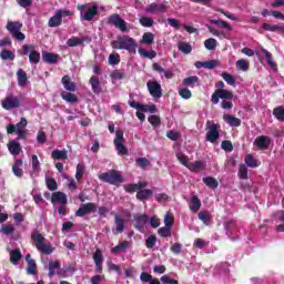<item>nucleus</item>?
Wrapping results in <instances>:
<instances>
[{
  "instance_id": "f257e3e1",
  "label": "nucleus",
  "mask_w": 284,
  "mask_h": 284,
  "mask_svg": "<svg viewBox=\"0 0 284 284\" xmlns=\"http://www.w3.org/2000/svg\"><path fill=\"white\" fill-rule=\"evenodd\" d=\"M113 50H128V52L136 51V40L130 36H119L118 39L111 42Z\"/></svg>"
},
{
  "instance_id": "f03ea898",
  "label": "nucleus",
  "mask_w": 284,
  "mask_h": 284,
  "mask_svg": "<svg viewBox=\"0 0 284 284\" xmlns=\"http://www.w3.org/2000/svg\"><path fill=\"white\" fill-rule=\"evenodd\" d=\"M31 239L38 252H40L41 254L50 255L52 254V252H54V247H52V244H45V239L43 237V234H41L38 230L32 232Z\"/></svg>"
},
{
  "instance_id": "7ed1b4c3",
  "label": "nucleus",
  "mask_w": 284,
  "mask_h": 284,
  "mask_svg": "<svg viewBox=\"0 0 284 284\" xmlns=\"http://www.w3.org/2000/svg\"><path fill=\"white\" fill-rule=\"evenodd\" d=\"M6 28L9 34H11L12 39H16V41H26V34L21 32L23 23L20 21H8Z\"/></svg>"
},
{
  "instance_id": "20e7f679",
  "label": "nucleus",
  "mask_w": 284,
  "mask_h": 284,
  "mask_svg": "<svg viewBox=\"0 0 284 284\" xmlns=\"http://www.w3.org/2000/svg\"><path fill=\"white\" fill-rule=\"evenodd\" d=\"M100 181L103 183H109L110 185H119L123 183V175L119 173L116 170H110L99 175Z\"/></svg>"
},
{
  "instance_id": "39448f33",
  "label": "nucleus",
  "mask_w": 284,
  "mask_h": 284,
  "mask_svg": "<svg viewBox=\"0 0 284 284\" xmlns=\"http://www.w3.org/2000/svg\"><path fill=\"white\" fill-rule=\"evenodd\" d=\"M74 14L72 11L67 9L57 10L55 13L49 19V28H59L63 23V17H72Z\"/></svg>"
},
{
  "instance_id": "423d86ee",
  "label": "nucleus",
  "mask_w": 284,
  "mask_h": 284,
  "mask_svg": "<svg viewBox=\"0 0 284 284\" xmlns=\"http://www.w3.org/2000/svg\"><path fill=\"white\" fill-rule=\"evenodd\" d=\"M125 138L123 136V131H115V138L113 140L114 148L120 156H128L129 151L128 146H125Z\"/></svg>"
},
{
  "instance_id": "0eeeda50",
  "label": "nucleus",
  "mask_w": 284,
  "mask_h": 284,
  "mask_svg": "<svg viewBox=\"0 0 284 284\" xmlns=\"http://www.w3.org/2000/svg\"><path fill=\"white\" fill-rule=\"evenodd\" d=\"M232 101L234 99V92L225 89H216L211 97V103L213 105H219V100Z\"/></svg>"
},
{
  "instance_id": "6e6552de",
  "label": "nucleus",
  "mask_w": 284,
  "mask_h": 284,
  "mask_svg": "<svg viewBox=\"0 0 284 284\" xmlns=\"http://www.w3.org/2000/svg\"><path fill=\"white\" fill-rule=\"evenodd\" d=\"M106 23L109 26H114V28H118V30H121V32H129L130 29H128V22L121 18L118 13H113L108 18Z\"/></svg>"
},
{
  "instance_id": "1a4fd4ad",
  "label": "nucleus",
  "mask_w": 284,
  "mask_h": 284,
  "mask_svg": "<svg viewBox=\"0 0 284 284\" xmlns=\"http://www.w3.org/2000/svg\"><path fill=\"white\" fill-rule=\"evenodd\" d=\"M220 128V124L207 121L206 141H209L210 143H216V141L221 139V132H219Z\"/></svg>"
},
{
  "instance_id": "9d476101",
  "label": "nucleus",
  "mask_w": 284,
  "mask_h": 284,
  "mask_svg": "<svg viewBox=\"0 0 284 284\" xmlns=\"http://www.w3.org/2000/svg\"><path fill=\"white\" fill-rule=\"evenodd\" d=\"M1 105L3 110H14L17 108H21V98L17 95H7L3 100H1Z\"/></svg>"
},
{
  "instance_id": "9b49d317",
  "label": "nucleus",
  "mask_w": 284,
  "mask_h": 284,
  "mask_svg": "<svg viewBox=\"0 0 284 284\" xmlns=\"http://www.w3.org/2000/svg\"><path fill=\"white\" fill-rule=\"evenodd\" d=\"M146 88L153 99H161V97H163V89H161V83L149 80Z\"/></svg>"
},
{
  "instance_id": "f8f14e48",
  "label": "nucleus",
  "mask_w": 284,
  "mask_h": 284,
  "mask_svg": "<svg viewBox=\"0 0 284 284\" xmlns=\"http://www.w3.org/2000/svg\"><path fill=\"white\" fill-rule=\"evenodd\" d=\"M253 144L257 150H270V145H272V138L267 135H260L254 140Z\"/></svg>"
},
{
  "instance_id": "ddd939ff",
  "label": "nucleus",
  "mask_w": 284,
  "mask_h": 284,
  "mask_svg": "<svg viewBox=\"0 0 284 284\" xmlns=\"http://www.w3.org/2000/svg\"><path fill=\"white\" fill-rule=\"evenodd\" d=\"M148 221H150V216L148 214L134 215V227L138 232H145V225H148Z\"/></svg>"
},
{
  "instance_id": "4468645a",
  "label": "nucleus",
  "mask_w": 284,
  "mask_h": 284,
  "mask_svg": "<svg viewBox=\"0 0 284 284\" xmlns=\"http://www.w3.org/2000/svg\"><path fill=\"white\" fill-rule=\"evenodd\" d=\"M28 128V120L26 118H21L20 122L17 124H9L7 126V134H14V132L26 131Z\"/></svg>"
},
{
  "instance_id": "2eb2a0df",
  "label": "nucleus",
  "mask_w": 284,
  "mask_h": 284,
  "mask_svg": "<svg viewBox=\"0 0 284 284\" xmlns=\"http://www.w3.org/2000/svg\"><path fill=\"white\" fill-rule=\"evenodd\" d=\"M90 212H97V204L92 202L81 204L75 212V216H80V219H83V216H85V214H90Z\"/></svg>"
},
{
  "instance_id": "dca6fc26",
  "label": "nucleus",
  "mask_w": 284,
  "mask_h": 284,
  "mask_svg": "<svg viewBox=\"0 0 284 284\" xmlns=\"http://www.w3.org/2000/svg\"><path fill=\"white\" fill-rule=\"evenodd\" d=\"M93 262L95 263V273L103 274V251H101V248L95 250Z\"/></svg>"
},
{
  "instance_id": "f3484780",
  "label": "nucleus",
  "mask_w": 284,
  "mask_h": 284,
  "mask_svg": "<svg viewBox=\"0 0 284 284\" xmlns=\"http://www.w3.org/2000/svg\"><path fill=\"white\" fill-rule=\"evenodd\" d=\"M130 108H134V110H140L141 112H150V114H154L156 112V105H144L136 101H129Z\"/></svg>"
},
{
  "instance_id": "a211bd4d",
  "label": "nucleus",
  "mask_w": 284,
  "mask_h": 284,
  "mask_svg": "<svg viewBox=\"0 0 284 284\" xmlns=\"http://www.w3.org/2000/svg\"><path fill=\"white\" fill-rule=\"evenodd\" d=\"M51 203L55 205V203H60L61 205H68V196L63 192H53L51 195Z\"/></svg>"
},
{
  "instance_id": "6ab92c4d",
  "label": "nucleus",
  "mask_w": 284,
  "mask_h": 284,
  "mask_svg": "<svg viewBox=\"0 0 284 284\" xmlns=\"http://www.w3.org/2000/svg\"><path fill=\"white\" fill-rule=\"evenodd\" d=\"M144 187H148V182H140V183L124 185V190L125 192H128V194H134V192H139V190H144Z\"/></svg>"
},
{
  "instance_id": "aec40b11",
  "label": "nucleus",
  "mask_w": 284,
  "mask_h": 284,
  "mask_svg": "<svg viewBox=\"0 0 284 284\" xmlns=\"http://www.w3.org/2000/svg\"><path fill=\"white\" fill-rule=\"evenodd\" d=\"M152 68L154 70V72H159V74H164L165 79H174V71L173 70H165L163 69V67H161V64L153 62L152 63Z\"/></svg>"
},
{
  "instance_id": "412c9836",
  "label": "nucleus",
  "mask_w": 284,
  "mask_h": 284,
  "mask_svg": "<svg viewBox=\"0 0 284 284\" xmlns=\"http://www.w3.org/2000/svg\"><path fill=\"white\" fill-rule=\"evenodd\" d=\"M89 83L94 94H101L103 92V89H101V81L99 80V77L92 75L89 80Z\"/></svg>"
},
{
  "instance_id": "4be33fe9",
  "label": "nucleus",
  "mask_w": 284,
  "mask_h": 284,
  "mask_svg": "<svg viewBox=\"0 0 284 284\" xmlns=\"http://www.w3.org/2000/svg\"><path fill=\"white\" fill-rule=\"evenodd\" d=\"M165 4H159L156 2H152L149 7L145 8V12L150 14H159V12H165Z\"/></svg>"
},
{
  "instance_id": "5701e85b",
  "label": "nucleus",
  "mask_w": 284,
  "mask_h": 284,
  "mask_svg": "<svg viewBox=\"0 0 284 284\" xmlns=\"http://www.w3.org/2000/svg\"><path fill=\"white\" fill-rule=\"evenodd\" d=\"M7 148L10 154H12L13 156H19V154H21V143L14 140L9 141V143L7 144Z\"/></svg>"
},
{
  "instance_id": "b1692460",
  "label": "nucleus",
  "mask_w": 284,
  "mask_h": 284,
  "mask_svg": "<svg viewBox=\"0 0 284 284\" xmlns=\"http://www.w3.org/2000/svg\"><path fill=\"white\" fill-rule=\"evenodd\" d=\"M114 223H115V232L118 234H123L125 232V220L119 214L114 215Z\"/></svg>"
},
{
  "instance_id": "393cba45",
  "label": "nucleus",
  "mask_w": 284,
  "mask_h": 284,
  "mask_svg": "<svg viewBox=\"0 0 284 284\" xmlns=\"http://www.w3.org/2000/svg\"><path fill=\"white\" fill-rule=\"evenodd\" d=\"M59 54L51 53V52H44L42 53V61L44 63H49L50 65H54V63H59Z\"/></svg>"
},
{
  "instance_id": "a878e982",
  "label": "nucleus",
  "mask_w": 284,
  "mask_h": 284,
  "mask_svg": "<svg viewBox=\"0 0 284 284\" xmlns=\"http://www.w3.org/2000/svg\"><path fill=\"white\" fill-rule=\"evenodd\" d=\"M216 65H219V62L216 60L195 62V68H197V70H201V68H204L205 70H214V68H216Z\"/></svg>"
},
{
  "instance_id": "bb28decb",
  "label": "nucleus",
  "mask_w": 284,
  "mask_h": 284,
  "mask_svg": "<svg viewBox=\"0 0 284 284\" xmlns=\"http://www.w3.org/2000/svg\"><path fill=\"white\" fill-rule=\"evenodd\" d=\"M97 14H99V7L93 6L84 12V16L82 17V21H92V19H94Z\"/></svg>"
},
{
  "instance_id": "cd10ccee",
  "label": "nucleus",
  "mask_w": 284,
  "mask_h": 284,
  "mask_svg": "<svg viewBox=\"0 0 284 284\" xmlns=\"http://www.w3.org/2000/svg\"><path fill=\"white\" fill-rule=\"evenodd\" d=\"M62 85L64 90H68V92H77V84L72 82V80L70 79V75H64L62 78Z\"/></svg>"
},
{
  "instance_id": "c85d7f7f",
  "label": "nucleus",
  "mask_w": 284,
  "mask_h": 284,
  "mask_svg": "<svg viewBox=\"0 0 284 284\" xmlns=\"http://www.w3.org/2000/svg\"><path fill=\"white\" fill-rule=\"evenodd\" d=\"M18 85L20 88H26L28 85V73L23 69L17 71Z\"/></svg>"
},
{
  "instance_id": "c756f323",
  "label": "nucleus",
  "mask_w": 284,
  "mask_h": 284,
  "mask_svg": "<svg viewBox=\"0 0 284 284\" xmlns=\"http://www.w3.org/2000/svg\"><path fill=\"white\" fill-rule=\"evenodd\" d=\"M223 120L225 121V123L230 124L231 128H240L241 125V119L234 115L224 114Z\"/></svg>"
},
{
  "instance_id": "7c9ffc66",
  "label": "nucleus",
  "mask_w": 284,
  "mask_h": 284,
  "mask_svg": "<svg viewBox=\"0 0 284 284\" xmlns=\"http://www.w3.org/2000/svg\"><path fill=\"white\" fill-rule=\"evenodd\" d=\"M128 247H130L129 241L120 242L116 246L111 248L112 254H121V252H128Z\"/></svg>"
},
{
  "instance_id": "2f4dec72",
  "label": "nucleus",
  "mask_w": 284,
  "mask_h": 284,
  "mask_svg": "<svg viewBox=\"0 0 284 284\" xmlns=\"http://www.w3.org/2000/svg\"><path fill=\"white\" fill-rule=\"evenodd\" d=\"M151 194H154V191L150 189H140L136 192V199L138 201H148Z\"/></svg>"
},
{
  "instance_id": "473e14b6",
  "label": "nucleus",
  "mask_w": 284,
  "mask_h": 284,
  "mask_svg": "<svg viewBox=\"0 0 284 284\" xmlns=\"http://www.w3.org/2000/svg\"><path fill=\"white\" fill-rule=\"evenodd\" d=\"M85 41H88V38H85V37H83V38L71 37L67 41V45H69V48H77V45H81V43H85Z\"/></svg>"
},
{
  "instance_id": "72a5a7b5",
  "label": "nucleus",
  "mask_w": 284,
  "mask_h": 284,
  "mask_svg": "<svg viewBox=\"0 0 284 284\" xmlns=\"http://www.w3.org/2000/svg\"><path fill=\"white\" fill-rule=\"evenodd\" d=\"M262 30H265L266 32H284V24L278 26V24H270V23H263L262 24Z\"/></svg>"
},
{
  "instance_id": "f704fd0d",
  "label": "nucleus",
  "mask_w": 284,
  "mask_h": 284,
  "mask_svg": "<svg viewBox=\"0 0 284 284\" xmlns=\"http://www.w3.org/2000/svg\"><path fill=\"white\" fill-rule=\"evenodd\" d=\"M205 161H195V162H191L187 165V170H190L191 172H201V170H203V168H205Z\"/></svg>"
},
{
  "instance_id": "c9c22d12",
  "label": "nucleus",
  "mask_w": 284,
  "mask_h": 284,
  "mask_svg": "<svg viewBox=\"0 0 284 284\" xmlns=\"http://www.w3.org/2000/svg\"><path fill=\"white\" fill-rule=\"evenodd\" d=\"M140 281H142V283H158V284H161V281H159V278L156 277H152V275L150 273H146V272H142L141 275H140Z\"/></svg>"
},
{
  "instance_id": "e433bc0d",
  "label": "nucleus",
  "mask_w": 284,
  "mask_h": 284,
  "mask_svg": "<svg viewBox=\"0 0 284 284\" xmlns=\"http://www.w3.org/2000/svg\"><path fill=\"white\" fill-rule=\"evenodd\" d=\"M61 98L63 101H67V103H79V97L71 92H62Z\"/></svg>"
},
{
  "instance_id": "4c0bfd02",
  "label": "nucleus",
  "mask_w": 284,
  "mask_h": 284,
  "mask_svg": "<svg viewBox=\"0 0 284 284\" xmlns=\"http://www.w3.org/2000/svg\"><path fill=\"white\" fill-rule=\"evenodd\" d=\"M21 258H23L21 250H13L10 252V263H12V265H17Z\"/></svg>"
},
{
  "instance_id": "58836bf2",
  "label": "nucleus",
  "mask_w": 284,
  "mask_h": 284,
  "mask_svg": "<svg viewBox=\"0 0 284 284\" xmlns=\"http://www.w3.org/2000/svg\"><path fill=\"white\" fill-rule=\"evenodd\" d=\"M202 181L211 190H216V187H219V181H216V179H214L212 176L203 178Z\"/></svg>"
},
{
  "instance_id": "ea45409f",
  "label": "nucleus",
  "mask_w": 284,
  "mask_h": 284,
  "mask_svg": "<svg viewBox=\"0 0 284 284\" xmlns=\"http://www.w3.org/2000/svg\"><path fill=\"white\" fill-rule=\"evenodd\" d=\"M196 83H199V77L196 75L187 77L182 81V85L189 87V88H194Z\"/></svg>"
},
{
  "instance_id": "a19ab883",
  "label": "nucleus",
  "mask_w": 284,
  "mask_h": 284,
  "mask_svg": "<svg viewBox=\"0 0 284 284\" xmlns=\"http://www.w3.org/2000/svg\"><path fill=\"white\" fill-rule=\"evenodd\" d=\"M138 52L140 57H143L144 59H156V51L154 50L148 51L143 48H140Z\"/></svg>"
},
{
  "instance_id": "79ce46f5",
  "label": "nucleus",
  "mask_w": 284,
  "mask_h": 284,
  "mask_svg": "<svg viewBox=\"0 0 284 284\" xmlns=\"http://www.w3.org/2000/svg\"><path fill=\"white\" fill-rule=\"evenodd\" d=\"M52 159H55L58 161L67 160L68 159V151H61L59 149L53 150L51 153Z\"/></svg>"
},
{
  "instance_id": "37998d69",
  "label": "nucleus",
  "mask_w": 284,
  "mask_h": 284,
  "mask_svg": "<svg viewBox=\"0 0 284 284\" xmlns=\"http://www.w3.org/2000/svg\"><path fill=\"white\" fill-rule=\"evenodd\" d=\"M190 210L191 212H199V210H201V200L199 196L194 195L191 199Z\"/></svg>"
},
{
  "instance_id": "c03bdc74",
  "label": "nucleus",
  "mask_w": 284,
  "mask_h": 284,
  "mask_svg": "<svg viewBox=\"0 0 284 284\" xmlns=\"http://www.w3.org/2000/svg\"><path fill=\"white\" fill-rule=\"evenodd\" d=\"M29 61L33 65H38L39 61H41V53L33 49V51L29 53Z\"/></svg>"
},
{
  "instance_id": "a18cd8bd",
  "label": "nucleus",
  "mask_w": 284,
  "mask_h": 284,
  "mask_svg": "<svg viewBox=\"0 0 284 284\" xmlns=\"http://www.w3.org/2000/svg\"><path fill=\"white\" fill-rule=\"evenodd\" d=\"M244 163L248 166V168H258V161L256 159H254V155L252 154H247L244 158Z\"/></svg>"
},
{
  "instance_id": "49530a36",
  "label": "nucleus",
  "mask_w": 284,
  "mask_h": 284,
  "mask_svg": "<svg viewBox=\"0 0 284 284\" xmlns=\"http://www.w3.org/2000/svg\"><path fill=\"white\" fill-rule=\"evenodd\" d=\"M0 58L2 61H14V53L8 49H2L0 52Z\"/></svg>"
},
{
  "instance_id": "de8ad7c7",
  "label": "nucleus",
  "mask_w": 284,
  "mask_h": 284,
  "mask_svg": "<svg viewBox=\"0 0 284 284\" xmlns=\"http://www.w3.org/2000/svg\"><path fill=\"white\" fill-rule=\"evenodd\" d=\"M222 79L227 83V85H232L233 88H236V79H234V75L223 72L221 74Z\"/></svg>"
},
{
  "instance_id": "09e8293b",
  "label": "nucleus",
  "mask_w": 284,
  "mask_h": 284,
  "mask_svg": "<svg viewBox=\"0 0 284 284\" xmlns=\"http://www.w3.org/2000/svg\"><path fill=\"white\" fill-rule=\"evenodd\" d=\"M141 43H144L145 45H152V43H154V33L145 32L142 36Z\"/></svg>"
},
{
  "instance_id": "8fccbe9b",
  "label": "nucleus",
  "mask_w": 284,
  "mask_h": 284,
  "mask_svg": "<svg viewBox=\"0 0 284 284\" xmlns=\"http://www.w3.org/2000/svg\"><path fill=\"white\" fill-rule=\"evenodd\" d=\"M45 185L50 192H55V190H59V184L57 183V180L52 178L45 179Z\"/></svg>"
},
{
  "instance_id": "3c124183",
  "label": "nucleus",
  "mask_w": 284,
  "mask_h": 284,
  "mask_svg": "<svg viewBox=\"0 0 284 284\" xmlns=\"http://www.w3.org/2000/svg\"><path fill=\"white\" fill-rule=\"evenodd\" d=\"M273 115L275 119H277V121L284 123V106H276L273 109Z\"/></svg>"
},
{
  "instance_id": "603ef678",
  "label": "nucleus",
  "mask_w": 284,
  "mask_h": 284,
  "mask_svg": "<svg viewBox=\"0 0 284 284\" xmlns=\"http://www.w3.org/2000/svg\"><path fill=\"white\" fill-rule=\"evenodd\" d=\"M237 70H242V72H247L250 70V62L245 59H240L236 61Z\"/></svg>"
},
{
  "instance_id": "864d4df0",
  "label": "nucleus",
  "mask_w": 284,
  "mask_h": 284,
  "mask_svg": "<svg viewBox=\"0 0 284 284\" xmlns=\"http://www.w3.org/2000/svg\"><path fill=\"white\" fill-rule=\"evenodd\" d=\"M158 234L162 239H168V237L172 236V227H170V226L160 227L158 231Z\"/></svg>"
},
{
  "instance_id": "5fc2aeb1",
  "label": "nucleus",
  "mask_w": 284,
  "mask_h": 284,
  "mask_svg": "<svg viewBox=\"0 0 284 284\" xmlns=\"http://www.w3.org/2000/svg\"><path fill=\"white\" fill-rule=\"evenodd\" d=\"M178 92L181 99H184V101H190V99H192V91H190L187 88H181Z\"/></svg>"
},
{
  "instance_id": "6e6d98bb",
  "label": "nucleus",
  "mask_w": 284,
  "mask_h": 284,
  "mask_svg": "<svg viewBox=\"0 0 284 284\" xmlns=\"http://www.w3.org/2000/svg\"><path fill=\"white\" fill-rule=\"evenodd\" d=\"M263 53L265 55L266 63L270 65V68L272 70H276V62H274V60L272 58V53L265 49L263 50Z\"/></svg>"
},
{
  "instance_id": "4d7b16f0",
  "label": "nucleus",
  "mask_w": 284,
  "mask_h": 284,
  "mask_svg": "<svg viewBox=\"0 0 284 284\" xmlns=\"http://www.w3.org/2000/svg\"><path fill=\"white\" fill-rule=\"evenodd\" d=\"M197 219L200 221H203L205 225H207V223H210V221H212V215H210V213L207 211H201L197 214Z\"/></svg>"
},
{
  "instance_id": "13d9d810",
  "label": "nucleus",
  "mask_w": 284,
  "mask_h": 284,
  "mask_svg": "<svg viewBox=\"0 0 284 284\" xmlns=\"http://www.w3.org/2000/svg\"><path fill=\"white\" fill-rule=\"evenodd\" d=\"M83 174H85V164L79 163L77 165V172H75L77 181H81V179H83Z\"/></svg>"
},
{
  "instance_id": "bf43d9fd",
  "label": "nucleus",
  "mask_w": 284,
  "mask_h": 284,
  "mask_svg": "<svg viewBox=\"0 0 284 284\" xmlns=\"http://www.w3.org/2000/svg\"><path fill=\"white\" fill-rule=\"evenodd\" d=\"M61 263L59 261L49 262V276H54V270H60Z\"/></svg>"
},
{
  "instance_id": "052dcab7",
  "label": "nucleus",
  "mask_w": 284,
  "mask_h": 284,
  "mask_svg": "<svg viewBox=\"0 0 284 284\" xmlns=\"http://www.w3.org/2000/svg\"><path fill=\"white\" fill-rule=\"evenodd\" d=\"M178 49L180 50V52H183V54H190V52H192V45L187 42H181L178 45Z\"/></svg>"
},
{
  "instance_id": "680f3d73",
  "label": "nucleus",
  "mask_w": 284,
  "mask_h": 284,
  "mask_svg": "<svg viewBox=\"0 0 284 284\" xmlns=\"http://www.w3.org/2000/svg\"><path fill=\"white\" fill-rule=\"evenodd\" d=\"M216 39L214 38H209L204 41V48H206V50H216Z\"/></svg>"
},
{
  "instance_id": "e2e57ef3",
  "label": "nucleus",
  "mask_w": 284,
  "mask_h": 284,
  "mask_svg": "<svg viewBox=\"0 0 284 284\" xmlns=\"http://www.w3.org/2000/svg\"><path fill=\"white\" fill-rule=\"evenodd\" d=\"M140 23L143 26V28H152L154 26V19L150 17H142L140 18Z\"/></svg>"
},
{
  "instance_id": "0e129e2a",
  "label": "nucleus",
  "mask_w": 284,
  "mask_h": 284,
  "mask_svg": "<svg viewBox=\"0 0 284 284\" xmlns=\"http://www.w3.org/2000/svg\"><path fill=\"white\" fill-rule=\"evenodd\" d=\"M34 50V44H23L20 49V55L27 57V54H30Z\"/></svg>"
},
{
  "instance_id": "69168bd1",
  "label": "nucleus",
  "mask_w": 284,
  "mask_h": 284,
  "mask_svg": "<svg viewBox=\"0 0 284 284\" xmlns=\"http://www.w3.org/2000/svg\"><path fill=\"white\" fill-rule=\"evenodd\" d=\"M135 163L139 168H142V170H145V168L150 166V160H148V158H138Z\"/></svg>"
},
{
  "instance_id": "338daca9",
  "label": "nucleus",
  "mask_w": 284,
  "mask_h": 284,
  "mask_svg": "<svg viewBox=\"0 0 284 284\" xmlns=\"http://www.w3.org/2000/svg\"><path fill=\"white\" fill-rule=\"evenodd\" d=\"M27 274H37V262L34 260L28 262Z\"/></svg>"
},
{
  "instance_id": "774afa93",
  "label": "nucleus",
  "mask_w": 284,
  "mask_h": 284,
  "mask_svg": "<svg viewBox=\"0 0 284 284\" xmlns=\"http://www.w3.org/2000/svg\"><path fill=\"white\" fill-rule=\"evenodd\" d=\"M154 245H156V235L152 234L146 239L145 246L148 247V250H152Z\"/></svg>"
}]
</instances>
